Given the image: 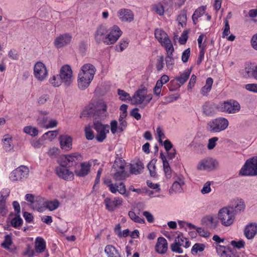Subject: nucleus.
I'll return each instance as SVG.
<instances>
[{"instance_id": "obj_1", "label": "nucleus", "mask_w": 257, "mask_h": 257, "mask_svg": "<svg viewBox=\"0 0 257 257\" xmlns=\"http://www.w3.org/2000/svg\"><path fill=\"white\" fill-rule=\"evenodd\" d=\"M84 116L92 117L94 121V129L97 134L95 137L99 142H103L106 138V134L109 133L108 125H104L98 119H103L107 116V105L106 103L100 100L95 103H91L85 107L82 112Z\"/></svg>"}, {"instance_id": "obj_13", "label": "nucleus", "mask_w": 257, "mask_h": 257, "mask_svg": "<svg viewBox=\"0 0 257 257\" xmlns=\"http://www.w3.org/2000/svg\"><path fill=\"white\" fill-rule=\"evenodd\" d=\"M66 166H63L61 164L56 168L55 172L58 176L65 180H71L74 179V173L70 171Z\"/></svg>"}, {"instance_id": "obj_7", "label": "nucleus", "mask_w": 257, "mask_h": 257, "mask_svg": "<svg viewBox=\"0 0 257 257\" xmlns=\"http://www.w3.org/2000/svg\"><path fill=\"white\" fill-rule=\"evenodd\" d=\"M94 38L97 43L103 42L107 45H109L111 43L110 41H112V39L108 38V31L106 27L103 25H100L97 28Z\"/></svg>"}, {"instance_id": "obj_15", "label": "nucleus", "mask_w": 257, "mask_h": 257, "mask_svg": "<svg viewBox=\"0 0 257 257\" xmlns=\"http://www.w3.org/2000/svg\"><path fill=\"white\" fill-rule=\"evenodd\" d=\"M191 71V68L187 69L183 72L181 73L180 76L176 77V80H177L179 84H176V86L175 87H170V91H174L180 87L181 85H183L188 79Z\"/></svg>"}, {"instance_id": "obj_61", "label": "nucleus", "mask_w": 257, "mask_h": 257, "mask_svg": "<svg viewBox=\"0 0 257 257\" xmlns=\"http://www.w3.org/2000/svg\"><path fill=\"white\" fill-rule=\"evenodd\" d=\"M224 23H225L224 28L223 32L222 33L223 38H225V37L228 36V35L230 33L229 22L226 18H225L224 20Z\"/></svg>"}, {"instance_id": "obj_25", "label": "nucleus", "mask_w": 257, "mask_h": 257, "mask_svg": "<svg viewBox=\"0 0 257 257\" xmlns=\"http://www.w3.org/2000/svg\"><path fill=\"white\" fill-rule=\"evenodd\" d=\"M167 249L168 243L167 240L163 237H159L157 239L156 245V251L159 253L164 254Z\"/></svg>"}, {"instance_id": "obj_60", "label": "nucleus", "mask_w": 257, "mask_h": 257, "mask_svg": "<svg viewBox=\"0 0 257 257\" xmlns=\"http://www.w3.org/2000/svg\"><path fill=\"white\" fill-rule=\"evenodd\" d=\"M166 63L167 67L169 69H173L174 65V59L172 55H167L166 57Z\"/></svg>"}, {"instance_id": "obj_23", "label": "nucleus", "mask_w": 257, "mask_h": 257, "mask_svg": "<svg viewBox=\"0 0 257 257\" xmlns=\"http://www.w3.org/2000/svg\"><path fill=\"white\" fill-rule=\"evenodd\" d=\"M257 233V224L250 223L244 229V234L248 239H252Z\"/></svg>"}, {"instance_id": "obj_10", "label": "nucleus", "mask_w": 257, "mask_h": 257, "mask_svg": "<svg viewBox=\"0 0 257 257\" xmlns=\"http://www.w3.org/2000/svg\"><path fill=\"white\" fill-rule=\"evenodd\" d=\"M34 75L39 81L44 80L48 76V70L46 66L42 62H37L34 67Z\"/></svg>"}, {"instance_id": "obj_36", "label": "nucleus", "mask_w": 257, "mask_h": 257, "mask_svg": "<svg viewBox=\"0 0 257 257\" xmlns=\"http://www.w3.org/2000/svg\"><path fill=\"white\" fill-rule=\"evenodd\" d=\"M213 82V80L212 78L208 77L207 78L205 85L201 88L200 90V92L203 95H207V94L210 91Z\"/></svg>"}, {"instance_id": "obj_22", "label": "nucleus", "mask_w": 257, "mask_h": 257, "mask_svg": "<svg viewBox=\"0 0 257 257\" xmlns=\"http://www.w3.org/2000/svg\"><path fill=\"white\" fill-rule=\"evenodd\" d=\"M61 148L66 151L72 149V139L67 135H62L59 138Z\"/></svg>"}, {"instance_id": "obj_42", "label": "nucleus", "mask_w": 257, "mask_h": 257, "mask_svg": "<svg viewBox=\"0 0 257 257\" xmlns=\"http://www.w3.org/2000/svg\"><path fill=\"white\" fill-rule=\"evenodd\" d=\"M161 45L165 48L166 51L167 52V55H173V53L174 51L173 46L171 43L170 39H166L164 43L161 44Z\"/></svg>"}, {"instance_id": "obj_56", "label": "nucleus", "mask_w": 257, "mask_h": 257, "mask_svg": "<svg viewBox=\"0 0 257 257\" xmlns=\"http://www.w3.org/2000/svg\"><path fill=\"white\" fill-rule=\"evenodd\" d=\"M12 243L11 236L7 234L5 237V240L2 243V246L5 248H9Z\"/></svg>"}, {"instance_id": "obj_64", "label": "nucleus", "mask_w": 257, "mask_h": 257, "mask_svg": "<svg viewBox=\"0 0 257 257\" xmlns=\"http://www.w3.org/2000/svg\"><path fill=\"white\" fill-rule=\"evenodd\" d=\"M230 244L234 247L237 248L238 249H240L244 247L245 245V242L242 240H239L237 241L235 240H232L230 242Z\"/></svg>"}, {"instance_id": "obj_20", "label": "nucleus", "mask_w": 257, "mask_h": 257, "mask_svg": "<svg viewBox=\"0 0 257 257\" xmlns=\"http://www.w3.org/2000/svg\"><path fill=\"white\" fill-rule=\"evenodd\" d=\"M117 16L122 22H131L134 20V14L129 9H122L120 10L118 12Z\"/></svg>"}, {"instance_id": "obj_52", "label": "nucleus", "mask_w": 257, "mask_h": 257, "mask_svg": "<svg viewBox=\"0 0 257 257\" xmlns=\"http://www.w3.org/2000/svg\"><path fill=\"white\" fill-rule=\"evenodd\" d=\"M23 220L20 217V214H17V216L11 220L12 226L17 228L22 225Z\"/></svg>"}, {"instance_id": "obj_19", "label": "nucleus", "mask_w": 257, "mask_h": 257, "mask_svg": "<svg viewBox=\"0 0 257 257\" xmlns=\"http://www.w3.org/2000/svg\"><path fill=\"white\" fill-rule=\"evenodd\" d=\"M91 164L87 162L81 163L80 168H76L74 171V174L78 177H84L87 176L90 170Z\"/></svg>"}, {"instance_id": "obj_38", "label": "nucleus", "mask_w": 257, "mask_h": 257, "mask_svg": "<svg viewBox=\"0 0 257 257\" xmlns=\"http://www.w3.org/2000/svg\"><path fill=\"white\" fill-rule=\"evenodd\" d=\"M205 10L206 6H201L195 10L192 17L194 24H196L198 19L205 13Z\"/></svg>"}, {"instance_id": "obj_11", "label": "nucleus", "mask_w": 257, "mask_h": 257, "mask_svg": "<svg viewBox=\"0 0 257 257\" xmlns=\"http://www.w3.org/2000/svg\"><path fill=\"white\" fill-rule=\"evenodd\" d=\"M104 183L109 188V190L112 193L118 192L120 194L128 196V194L126 193V188L124 184L120 182L118 184H113L110 179H107L104 181Z\"/></svg>"}, {"instance_id": "obj_49", "label": "nucleus", "mask_w": 257, "mask_h": 257, "mask_svg": "<svg viewBox=\"0 0 257 257\" xmlns=\"http://www.w3.org/2000/svg\"><path fill=\"white\" fill-rule=\"evenodd\" d=\"M177 21L180 25L182 27L186 24L187 21V14L185 10H182L180 14L178 16Z\"/></svg>"}, {"instance_id": "obj_43", "label": "nucleus", "mask_w": 257, "mask_h": 257, "mask_svg": "<svg viewBox=\"0 0 257 257\" xmlns=\"http://www.w3.org/2000/svg\"><path fill=\"white\" fill-rule=\"evenodd\" d=\"M157 162L156 159L152 160L148 164L147 167L150 172V174L151 177H155L157 173L156 171V163Z\"/></svg>"}, {"instance_id": "obj_4", "label": "nucleus", "mask_w": 257, "mask_h": 257, "mask_svg": "<svg viewBox=\"0 0 257 257\" xmlns=\"http://www.w3.org/2000/svg\"><path fill=\"white\" fill-rule=\"evenodd\" d=\"M239 175L241 176H257V157L247 160L241 168Z\"/></svg>"}, {"instance_id": "obj_14", "label": "nucleus", "mask_w": 257, "mask_h": 257, "mask_svg": "<svg viewBox=\"0 0 257 257\" xmlns=\"http://www.w3.org/2000/svg\"><path fill=\"white\" fill-rule=\"evenodd\" d=\"M71 40L72 36L70 34H63L55 38L54 44L57 48H62L69 44L71 42Z\"/></svg>"}, {"instance_id": "obj_45", "label": "nucleus", "mask_w": 257, "mask_h": 257, "mask_svg": "<svg viewBox=\"0 0 257 257\" xmlns=\"http://www.w3.org/2000/svg\"><path fill=\"white\" fill-rule=\"evenodd\" d=\"M175 240H178L180 242V244H182L183 246H184L185 248H188L190 245V243L189 241V240L185 237L183 234H180L178 236L175 238Z\"/></svg>"}, {"instance_id": "obj_57", "label": "nucleus", "mask_w": 257, "mask_h": 257, "mask_svg": "<svg viewBox=\"0 0 257 257\" xmlns=\"http://www.w3.org/2000/svg\"><path fill=\"white\" fill-rule=\"evenodd\" d=\"M129 40L127 39H122L119 43L118 46H116V49L119 50L121 52L124 50L128 46Z\"/></svg>"}, {"instance_id": "obj_6", "label": "nucleus", "mask_w": 257, "mask_h": 257, "mask_svg": "<svg viewBox=\"0 0 257 257\" xmlns=\"http://www.w3.org/2000/svg\"><path fill=\"white\" fill-rule=\"evenodd\" d=\"M59 77L62 83L66 86H69L73 82L72 71L68 65L63 66L60 70Z\"/></svg>"}, {"instance_id": "obj_44", "label": "nucleus", "mask_w": 257, "mask_h": 257, "mask_svg": "<svg viewBox=\"0 0 257 257\" xmlns=\"http://www.w3.org/2000/svg\"><path fill=\"white\" fill-rule=\"evenodd\" d=\"M180 242L178 240H175L174 242L171 244L170 248L173 252H177L178 253H182L183 252L182 249L180 247L182 244H180Z\"/></svg>"}, {"instance_id": "obj_62", "label": "nucleus", "mask_w": 257, "mask_h": 257, "mask_svg": "<svg viewBox=\"0 0 257 257\" xmlns=\"http://www.w3.org/2000/svg\"><path fill=\"white\" fill-rule=\"evenodd\" d=\"M8 213L6 202L0 201V216H5Z\"/></svg>"}, {"instance_id": "obj_63", "label": "nucleus", "mask_w": 257, "mask_h": 257, "mask_svg": "<svg viewBox=\"0 0 257 257\" xmlns=\"http://www.w3.org/2000/svg\"><path fill=\"white\" fill-rule=\"evenodd\" d=\"M85 134L86 138L88 140H92L94 138L93 132L89 126H87L85 127Z\"/></svg>"}, {"instance_id": "obj_24", "label": "nucleus", "mask_w": 257, "mask_h": 257, "mask_svg": "<svg viewBox=\"0 0 257 257\" xmlns=\"http://www.w3.org/2000/svg\"><path fill=\"white\" fill-rule=\"evenodd\" d=\"M185 184L184 180L180 178L177 177L174 181L171 187L169 189V193L172 194L174 193H181L183 191L182 186Z\"/></svg>"}, {"instance_id": "obj_8", "label": "nucleus", "mask_w": 257, "mask_h": 257, "mask_svg": "<svg viewBox=\"0 0 257 257\" xmlns=\"http://www.w3.org/2000/svg\"><path fill=\"white\" fill-rule=\"evenodd\" d=\"M220 108L222 112L229 114H234L239 112L240 109V105L237 101L231 99L221 103Z\"/></svg>"}, {"instance_id": "obj_55", "label": "nucleus", "mask_w": 257, "mask_h": 257, "mask_svg": "<svg viewBox=\"0 0 257 257\" xmlns=\"http://www.w3.org/2000/svg\"><path fill=\"white\" fill-rule=\"evenodd\" d=\"M10 194V190L9 189H3L0 192V201L6 202Z\"/></svg>"}, {"instance_id": "obj_18", "label": "nucleus", "mask_w": 257, "mask_h": 257, "mask_svg": "<svg viewBox=\"0 0 257 257\" xmlns=\"http://www.w3.org/2000/svg\"><path fill=\"white\" fill-rule=\"evenodd\" d=\"M147 89L145 87L138 89L132 97V103L141 104L143 103L146 97Z\"/></svg>"}, {"instance_id": "obj_28", "label": "nucleus", "mask_w": 257, "mask_h": 257, "mask_svg": "<svg viewBox=\"0 0 257 257\" xmlns=\"http://www.w3.org/2000/svg\"><path fill=\"white\" fill-rule=\"evenodd\" d=\"M160 157L163 162V169L165 176L167 178H170L171 177L172 170L168 161L167 160L166 157L163 154V153H161Z\"/></svg>"}, {"instance_id": "obj_26", "label": "nucleus", "mask_w": 257, "mask_h": 257, "mask_svg": "<svg viewBox=\"0 0 257 257\" xmlns=\"http://www.w3.org/2000/svg\"><path fill=\"white\" fill-rule=\"evenodd\" d=\"M169 81V76L167 75H163L161 78L157 81L156 85L154 88V92L155 94L157 96H159L163 84L167 83Z\"/></svg>"}, {"instance_id": "obj_17", "label": "nucleus", "mask_w": 257, "mask_h": 257, "mask_svg": "<svg viewBox=\"0 0 257 257\" xmlns=\"http://www.w3.org/2000/svg\"><path fill=\"white\" fill-rule=\"evenodd\" d=\"M122 200L119 197L114 198L113 200L109 198H106L104 203L106 208L110 212L113 211L116 207L122 204Z\"/></svg>"}, {"instance_id": "obj_48", "label": "nucleus", "mask_w": 257, "mask_h": 257, "mask_svg": "<svg viewBox=\"0 0 257 257\" xmlns=\"http://www.w3.org/2000/svg\"><path fill=\"white\" fill-rule=\"evenodd\" d=\"M128 216L130 218L135 222L139 223H145V220L144 219L140 218L139 216L137 215L136 214L132 211H130L128 212Z\"/></svg>"}, {"instance_id": "obj_27", "label": "nucleus", "mask_w": 257, "mask_h": 257, "mask_svg": "<svg viewBox=\"0 0 257 257\" xmlns=\"http://www.w3.org/2000/svg\"><path fill=\"white\" fill-rule=\"evenodd\" d=\"M112 176L115 181H122L126 179L129 174L124 169L111 170Z\"/></svg>"}, {"instance_id": "obj_31", "label": "nucleus", "mask_w": 257, "mask_h": 257, "mask_svg": "<svg viewBox=\"0 0 257 257\" xmlns=\"http://www.w3.org/2000/svg\"><path fill=\"white\" fill-rule=\"evenodd\" d=\"M215 108L213 104L206 102L203 105V112L206 116H212L215 113Z\"/></svg>"}, {"instance_id": "obj_2", "label": "nucleus", "mask_w": 257, "mask_h": 257, "mask_svg": "<svg viewBox=\"0 0 257 257\" xmlns=\"http://www.w3.org/2000/svg\"><path fill=\"white\" fill-rule=\"evenodd\" d=\"M218 218L223 226H229L232 225L235 220L233 207H227L220 209L218 213Z\"/></svg>"}, {"instance_id": "obj_3", "label": "nucleus", "mask_w": 257, "mask_h": 257, "mask_svg": "<svg viewBox=\"0 0 257 257\" xmlns=\"http://www.w3.org/2000/svg\"><path fill=\"white\" fill-rule=\"evenodd\" d=\"M229 125L228 120L223 117L213 119L207 123V130L211 133H219L226 129Z\"/></svg>"}, {"instance_id": "obj_53", "label": "nucleus", "mask_w": 257, "mask_h": 257, "mask_svg": "<svg viewBox=\"0 0 257 257\" xmlns=\"http://www.w3.org/2000/svg\"><path fill=\"white\" fill-rule=\"evenodd\" d=\"M59 153L60 150L56 147L50 148L47 152L48 156L51 158H56Z\"/></svg>"}, {"instance_id": "obj_58", "label": "nucleus", "mask_w": 257, "mask_h": 257, "mask_svg": "<svg viewBox=\"0 0 257 257\" xmlns=\"http://www.w3.org/2000/svg\"><path fill=\"white\" fill-rule=\"evenodd\" d=\"M216 251L221 257H225L228 250L224 246L218 245L216 247Z\"/></svg>"}, {"instance_id": "obj_47", "label": "nucleus", "mask_w": 257, "mask_h": 257, "mask_svg": "<svg viewBox=\"0 0 257 257\" xmlns=\"http://www.w3.org/2000/svg\"><path fill=\"white\" fill-rule=\"evenodd\" d=\"M24 132L31 136L35 137L38 135V130L36 127L31 126H27L24 127Z\"/></svg>"}, {"instance_id": "obj_54", "label": "nucleus", "mask_w": 257, "mask_h": 257, "mask_svg": "<svg viewBox=\"0 0 257 257\" xmlns=\"http://www.w3.org/2000/svg\"><path fill=\"white\" fill-rule=\"evenodd\" d=\"M205 245L203 244L195 243L191 249V251L193 254L197 253L198 251L201 252L204 250Z\"/></svg>"}, {"instance_id": "obj_40", "label": "nucleus", "mask_w": 257, "mask_h": 257, "mask_svg": "<svg viewBox=\"0 0 257 257\" xmlns=\"http://www.w3.org/2000/svg\"><path fill=\"white\" fill-rule=\"evenodd\" d=\"M60 206V202L55 199L53 201L45 202V209H47L50 211H53L57 209Z\"/></svg>"}, {"instance_id": "obj_46", "label": "nucleus", "mask_w": 257, "mask_h": 257, "mask_svg": "<svg viewBox=\"0 0 257 257\" xmlns=\"http://www.w3.org/2000/svg\"><path fill=\"white\" fill-rule=\"evenodd\" d=\"M117 94L119 96V99L121 100H131L132 101V98L130 96V94L125 91L121 89H118Z\"/></svg>"}, {"instance_id": "obj_12", "label": "nucleus", "mask_w": 257, "mask_h": 257, "mask_svg": "<svg viewBox=\"0 0 257 257\" xmlns=\"http://www.w3.org/2000/svg\"><path fill=\"white\" fill-rule=\"evenodd\" d=\"M218 165V162L212 158H206L201 160L197 166L199 170L212 171Z\"/></svg>"}, {"instance_id": "obj_50", "label": "nucleus", "mask_w": 257, "mask_h": 257, "mask_svg": "<svg viewBox=\"0 0 257 257\" xmlns=\"http://www.w3.org/2000/svg\"><path fill=\"white\" fill-rule=\"evenodd\" d=\"M245 204L244 202L241 200H238L236 202V204L233 208L234 213H240L241 211H243L245 209Z\"/></svg>"}, {"instance_id": "obj_16", "label": "nucleus", "mask_w": 257, "mask_h": 257, "mask_svg": "<svg viewBox=\"0 0 257 257\" xmlns=\"http://www.w3.org/2000/svg\"><path fill=\"white\" fill-rule=\"evenodd\" d=\"M95 72L96 69L95 67L93 65L88 63L82 66L81 72L79 74L83 76L87 77L88 80H93Z\"/></svg>"}, {"instance_id": "obj_21", "label": "nucleus", "mask_w": 257, "mask_h": 257, "mask_svg": "<svg viewBox=\"0 0 257 257\" xmlns=\"http://www.w3.org/2000/svg\"><path fill=\"white\" fill-rule=\"evenodd\" d=\"M121 34L122 32L117 26L114 25L111 28L108 32V38L112 39V41H110L112 43L109 44V45L114 44Z\"/></svg>"}, {"instance_id": "obj_39", "label": "nucleus", "mask_w": 257, "mask_h": 257, "mask_svg": "<svg viewBox=\"0 0 257 257\" xmlns=\"http://www.w3.org/2000/svg\"><path fill=\"white\" fill-rule=\"evenodd\" d=\"M125 167V162L121 158L116 157L111 170L124 169Z\"/></svg>"}, {"instance_id": "obj_35", "label": "nucleus", "mask_w": 257, "mask_h": 257, "mask_svg": "<svg viewBox=\"0 0 257 257\" xmlns=\"http://www.w3.org/2000/svg\"><path fill=\"white\" fill-rule=\"evenodd\" d=\"M155 36L160 44L164 43L166 39H169L167 34L161 29L155 30Z\"/></svg>"}, {"instance_id": "obj_37", "label": "nucleus", "mask_w": 257, "mask_h": 257, "mask_svg": "<svg viewBox=\"0 0 257 257\" xmlns=\"http://www.w3.org/2000/svg\"><path fill=\"white\" fill-rule=\"evenodd\" d=\"M204 222L211 228H215L218 225L217 220L212 216H207L204 218Z\"/></svg>"}, {"instance_id": "obj_51", "label": "nucleus", "mask_w": 257, "mask_h": 257, "mask_svg": "<svg viewBox=\"0 0 257 257\" xmlns=\"http://www.w3.org/2000/svg\"><path fill=\"white\" fill-rule=\"evenodd\" d=\"M153 10L160 16H163L164 14V7L160 3L154 5Z\"/></svg>"}, {"instance_id": "obj_9", "label": "nucleus", "mask_w": 257, "mask_h": 257, "mask_svg": "<svg viewBox=\"0 0 257 257\" xmlns=\"http://www.w3.org/2000/svg\"><path fill=\"white\" fill-rule=\"evenodd\" d=\"M29 174V168L25 166H21L11 173L10 178L14 181H19L27 178Z\"/></svg>"}, {"instance_id": "obj_34", "label": "nucleus", "mask_w": 257, "mask_h": 257, "mask_svg": "<svg viewBox=\"0 0 257 257\" xmlns=\"http://www.w3.org/2000/svg\"><path fill=\"white\" fill-rule=\"evenodd\" d=\"M46 242L42 237H37L35 240V250L37 253H42L46 248Z\"/></svg>"}, {"instance_id": "obj_29", "label": "nucleus", "mask_w": 257, "mask_h": 257, "mask_svg": "<svg viewBox=\"0 0 257 257\" xmlns=\"http://www.w3.org/2000/svg\"><path fill=\"white\" fill-rule=\"evenodd\" d=\"M92 80H88L87 77L83 76L78 74L77 80L78 88L81 90L85 89L89 86Z\"/></svg>"}, {"instance_id": "obj_33", "label": "nucleus", "mask_w": 257, "mask_h": 257, "mask_svg": "<svg viewBox=\"0 0 257 257\" xmlns=\"http://www.w3.org/2000/svg\"><path fill=\"white\" fill-rule=\"evenodd\" d=\"M104 252L107 257H121L118 251L112 245H107L105 247Z\"/></svg>"}, {"instance_id": "obj_41", "label": "nucleus", "mask_w": 257, "mask_h": 257, "mask_svg": "<svg viewBox=\"0 0 257 257\" xmlns=\"http://www.w3.org/2000/svg\"><path fill=\"white\" fill-rule=\"evenodd\" d=\"M3 140L4 149L7 152L10 151L13 149V145L12 144V138L9 135H6Z\"/></svg>"}, {"instance_id": "obj_59", "label": "nucleus", "mask_w": 257, "mask_h": 257, "mask_svg": "<svg viewBox=\"0 0 257 257\" xmlns=\"http://www.w3.org/2000/svg\"><path fill=\"white\" fill-rule=\"evenodd\" d=\"M218 138L217 137H213L208 140L207 144V148L209 150H211L214 149L216 145V142L218 141Z\"/></svg>"}, {"instance_id": "obj_30", "label": "nucleus", "mask_w": 257, "mask_h": 257, "mask_svg": "<svg viewBox=\"0 0 257 257\" xmlns=\"http://www.w3.org/2000/svg\"><path fill=\"white\" fill-rule=\"evenodd\" d=\"M245 76L257 79V65H248L245 67Z\"/></svg>"}, {"instance_id": "obj_32", "label": "nucleus", "mask_w": 257, "mask_h": 257, "mask_svg": "<svg viewBox=\"0 0 257 257\" xmlns=\"http://www.w3.org/2000/svg\"><path fill=\"white\" fill-rule=\"evenodd\" d=\"M144 168L143 163L141 161L138 160L135 163L131 165V172L132 174L137 175L140 174Z\"/></svg>"}, {"instance_id": "obj_5", "label": "nucleus", "mask_w": 257, "mask_h": 257, "mask_svg": "<svg viewBox=\"0 0 257 257\" xmlns=\"http://www.w3.org/2000/svg\"><path fill=\"white\" fill-rule=\"evenodd\" d=\"M82 160L81 155L78 153H72L62 156L61 164L70 168L75 167Z\"/></svg>"}]
</instances>
